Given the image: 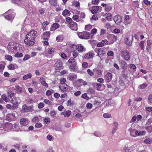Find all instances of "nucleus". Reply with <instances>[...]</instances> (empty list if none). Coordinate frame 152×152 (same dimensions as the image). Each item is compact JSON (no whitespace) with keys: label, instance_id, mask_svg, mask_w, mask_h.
Wrapping results in <instances>:
<instances>
[{"label":"nucleus","instance_id":"obj_1","mask_svg":"<svg viewBox=\"0 0 152 152\" xmlns=\"http://www.w3.org/2000/svg\"><path fill=\"white\" fill-rule=\"evenodd\" d=\"M37 32L34 30L30 31L25 37L24 42L29 46L33 45L35 42V38L37 37Z\"/></svg>","mask_w":152,"mask_h":152},{"label":"nucleus","instance_id":"obj_2","mask_svg":"<svg viewBox=\"0 0 152 152\" xmlns=\"http://www.w3.org/2000/svg\"><path fill=\"white\" fill-rule=\"evenodd\" d=\"M66 22L68 23L69 27L72 30H77V24L74 22L72 19L70 17H67L66 18Z\"/></svg>","mask_w":152,"mask_h":152},{"label":"nucleus","instance_id":"obj_3","mask_svg":"<svg viewBox=\"0 0 152 152\" xmlns=\"http://www.w3.org/2000/svg\"><path fill=\"white\" fill-rule=\"evenodd\" d=\"M15 15L14 12L12 10H9L5 14L4 17L5 18L8 20H12Z\"/></svg>","mask_w":152,"mask_h":152},{"label":"nucleus","instance_id":"obj_4","mask_svg":"<svg viewBox=\"0 0 152 152\" xmlns=\"http://www.w3.org/2000/svg\"><path fill=\"white\" fill-rule=\"evenodd\" d=\"M121 55L123 57L126 61H129L130 59V55L129 52L127 50H124L121 52Z\"/></svg>","mask_w":152,"mask_h":152},{"label":"nucleus","instance_id":"obj_5","mask_svg":"<svg viewBox=\"0 0 152 152\" xmlns=\"http://www.w3.org/2000/svg\"><path fill=\"white\" fill-rule=\"evenodd\" d=\"M90 34L87 32L83 33H79L78 34L79 37L82 39H89Z\"/></svg>","mask_w":152,"mask_h":152},{"label":"nucleus","instance_id":"obj_6","mask_svg":"<svg viewBox=\"0 0 152 152\" xmlns=\"http://www.w3.org/2000/svg\"><path fill=\"white\" fill-rule=\"evenodd\" d=\"M95 54L92 51H90L86 53L84 56V58L86 59H92L94 57Z\"/></svg>","mask_w":152,"mask_h":152},{"label":"nucleus","instance_id":"obj_7","mask_svg":"<svg viewBox=\"0 0 152 152\" xmlns=\"http://www.w3.org/2000/svg\"><path fill=\"white\" fill-rule=\"evenodd\" d=\"M63 63L61 61L58 60L55 63L54 66L56 68V69L57 71H60L61 69H63Z\"/></svg>","mask_w":152,"mask_h":152},{"label":"nucleus","instance_id":"obj_8","mask_svg":"<svg viewBox=\"0 0 152 152\" xmlns=\"http://www.w3.org/2000/svg\"><path fill=\"white\" fill-rule=\"evenodd\" d=\"M113 20L116 24L119 25L121 22L122 19L120 16L117 15L114 17Z\"/></svg>","mask_w":152,"mask_h":152},{"label":"nucleus","instance_id":"obj_9","mask_svg":"<svg viewBox=\"0 0 152 152\" xmlns=\"http://www.w3.org/2000/svg\"><path fill=\"white\" fill-rule=\"evenodd\" d=\"M20 124L22 126L26 127V128H28L27 125L28 124V120L26 118H23L20 120Z\"/></svg>","mask_w":152,"mask_h":152},{"label":"nucleus","instance_id":"obj_10","mask_svg":"<svg viewBox=\"0 0 152 152\" xmlns=\"http://www.w3.org/2000/svg\"><path fill=\"white\" fill-rule=\"evenodd\" d=\"M112 77V74L110 72L107 73L104 76L105 80L108 83L111 80Z\"/></svg>","mask_w":152,"mask_h":152},{"label":"nucleus","instance_id":"obj_11","mask_svg":"<svg viewBox=\"0 0 152 152\" xmlns=\"http://www.w3.org/2000/svg\"><path fill=\"white\" fill-rule=\"evenodd\" d=\"M133 38L132 36L130 35L124 41L125 43L127 45H131L132 42V40Z\"/></svg>","mask_w":152,"mask_h":152},{"label":"nucleus","instance_id":"obj_12","mask_svg":"<svg viewBox=\"0 0 152 152\" xmlns=\"http://www.w3.org/2000/svg\"><path fill=\"white\" fill-rule=\"evenodd\" d=\"M59 87L63 91H67L68 90V86L66 84H59Z\"/></svg>","mask_w":152,"mask_h":152},{"label":"nucleus","instance_id":"obj_13","mask_svg":"<svg viewBox=\"0 0 152 152\" xmlns=\"http://www.w3.org/2000/svg\"><path fill=\"white\" fill-rule=\"evenodd\" d=\"M50 32L46 31L43 34L42 37L44 40L48 39L50 37Z\"/></svg>","mask_w":152,"mask_h":152},{"label":"nucleus","instance_id":"obj_14","mask_svg":"<svg viewBox=\"0 0 152 152\" xmlns=\"http://www.w3.org/2000/svg\"><path fill=\"white\" fill-rule=\"evenodd\" d=\"M100 6H93L92 7V10H91V12L93 14H96L99 10V8H101Z\"/></svg>","mask_w":152,"mask_h":152},{"label":"nucleus","instance_id":"obj_15","mask_svg":"<svg viewBox=\"0 0 152 152\" xmlns=\"http://www.w3.org/2000/svg\"><path fill=\"white\" fill-rule=\"evenodd\" d=\"M77 49L78 51L80 53L86 51V48L81 44L78 45Z\"/></svg>","mask_w":152,"mask_h":152},{"label":"nucleus","instance_id":"obj_16","mask_svg":"<svg viewBox=\"0 0 152 152\" xmlns=\"http://www.w3.org/2000/svg\"><path fill=\"white\" fill-rule=\"evenodd\" d=\"M120 66L122 69H127V64L125 61H120Z\"/></svg>","mask_w":152,"mask_h":152},{"label":"nucleus","instance_id":"obj_17","mask_svg":"<svg viewBox=\"0 0 152 152\" xmlns=\"http://www.w3.org/2000/svg\"><path fill=\"white\" fill-rule=\"evenodd\" d=\"M8 48L11 54H14L16 52V47L10 46Z\"/></svg>","mask_w":152,"mask_h":152},{"label":"nucleus","instance_id":"obj_18","mask_svg":"<svg viewBox=\"0 0 152 152\" xmlns=\"http://www.w3.org/2000/svg\"><path fill=\"white\" fill-rule=\"evenodd\" d=\"M39 81L42 85L46 87H48V85L46 83L45 80L44 78L41 77L39 79Z\"/></svg>","mask_w":152,"mask_h":152},{"label":"nucleus","instance_id":"obj_19","mask_svg":"<svg viewBox=\"0 0 152 152\" xmlns=\"http://www.w3.org/2000/svg\"><path fill=\"white\" fill-rule=\"evenodd\" d=\"M77 78V75L75 74H73L68 76L67 77V79L70 81H73L75 80Z\"/></svg>","mask_w":152,"mask_h":152},{"label":"nucleus","instance_id":"obj_20","mask_svg":"<svg viewBox=\"0 0 152 152\" xmlns=\"http://www.w3.org/2000/svg\"><path fill=\"white\" fill-rule=\"evenodd\" d=\"M59 25L58 23H54L53 24L51 28V29L52 31H53L56 29L59 28Z\"/></svg>","mask_w":152,"mask_h":152},{"label":"nucleus","instance_id":"obj_21","mask_svg":"<svg viewBox=\"0 0 152 152\" xmlns=\"http://www.w3.org/2000/svg\"><path fill=\"white\" fill-rule=\"evenodd\" d=\"M64 39V37L63 35H60L57 36L56 38V40L57 42H62Z\"/></svg>","mask_w":152,"mask_h":152},{"label":"nucleus","instance_id":"obj_22","mask_svg":"<svg viewBox=\"0 0 152 152\" xmlns=\"http://www.w3.org/2000/svg\"><path fill=\"white\" fill-rule=\"evenodd\" d=\"M105 16H106L105 18L108 21H110L112 20V16L110 13H107L105 15Z\"/></svg>","mask_w":152,"mask_h":152},{"label":"nucleus","instance_id":"obj_23","mask_svg":"<svg viewBox=\"0 0 152 152\" xmlns=\"http://www.w3.org/2000/svg\"><path fill=\"white\" fill-rule=\"evenodd\" d=\"M31 73H28L26 75H23V79L24 80H26L31 78Z\"/></svg>","mask_w":152,"mask_h":152},{"label":"nucleus","instance_id":"obj_24","mask_svg":"<svg viewBox=\"0 0 152 152\" xmlns=\"http://www.w3.org/2000/svg\"><path fill=\"white\" fill-rule=\"evenodd\" d=\"M28 107L26 104H24L22 107L21 112L22 113L28 112L27 110Z\"/></svg>","mask_w":152,"mask_h":152},{"label":"nucleus","instance_id":"obj_25","mask_svg":"<svg viewBox=\"0 0 152 152\" xmlns=\"http://www.w3.org/2000/svg\"><path fill=\"white\" fill-rule=\"evenodd\" d=\"M55 50L53 48L50 47L48 48L47 50V52L49 54H52L53 53Z\"/></svg>","mask_w":152,"mask_h":152},{"label":"nucleus","instance_id":"obj_26","mask_svg":"<svg viewBox=\"0 0 152 152\" xmlns=\"http://www.w3.org/2000/svg\"><path fill=\"white\" fill-rule=\"evenodd\" d=\"M122 69L123 70H122L121 72V75L122 76L124 77H125L127 75V71L126 70V69Z\"/></svg>","mask_w":152,"mask_h":152},{"label":"nucleus","instance_id":"obj_27","mask_svg":"<svg viewBox=\"0 0 152 152\" xmlns=\"http://www.w3.org/2000/svg\"><path fill=\"white\" fill-rule=\"evenodd\" d=\"M70 14L69 11L67 10H64L62 12V15L65 16H68Z\"/></svg>","mask_w":152,"mask_h":152},{"label":"nucleus","instance_id":"obj_28","mask_svg":"<svg viewBox=\"0 0 152 152\" xmlns=\"http://www.w3.org/2000/svg\"><path fill=\"white\" fill-rule=\"evenodd\" d=\"M49 1L50 4L52 5H53L54 6L57 5V0H49Z\"/></svg>","mask_w":152,"mask_h":152},{"label":"nucleus","instance_id":"obj_29","mask_svg":"<svg viewBox=\"0 0 152 152\" xmlns=\"http://www.w3.org/2000/svg\"><path fill=\"white\" fill-rule=\"evenodd\" d=\"M1 97L6 102H8L9 100L8 98L7 97L5 94H3L1 96Z\"/></svg>","mask_w":152,"mask_h":152},{"label":"nucleus","instance_id":"obj_30","mask_svg":"<svg viewBox=\"0 0 152 152\" xmlns=\"http://www.w3.org/2000/svg\"><path fill=\"white\" fill-rule=\"evenodd\" d=\"M144 142L147 144H150L152 142V139L148 138L144 140Z\"/></svg>","mask_w":152,"mask_h":152},{"label":"nucleus","instance_id":"obj_31","mask_svg":"<svg viewBox=\"0 0 152 152\" xmlns=\"http://www.w3.org/2000/svg\"><path fill=\"white\" fill-rule=\"evenodd\" d=\"M72 64L70 66L69 68L72 70H74L75 69V67L76 65V63H72Z\"/></svg>","mask_w":152,"mask_h":152},{"label":"nucleus","instance_id":"obj_32","mask_svg":"<svg viewBox=\"0 0 152 152\" xmlns=\"http://www.w3.org/2000/svg\"><path fill=\"white\" fill-rule=\"evenodd\" d=\"M129 67L133 71H135L136 70V67L134 64H131L129 65Z\"/></svg>","mask_w":152,"mask_h":152},{"label":"nucleus","instance_id":"obj_33","mask_svg":"<svg viewBox=\"0 0 152 152\" xmlns=\"http://www.w3.org/2000/svg\"><path fill=\"white\" fill-rule=\"evenodd\" d=\"M5 58L9 61H11L12 59V57L8 55H6L5 56Z\"/></svg>","mask_w":152,"mask_h":152},{"label":"nucleus","instance_id":"obj_34","mask_svg":"<svg viewBox=\"0 0 152 152\" xmlns=\"http://www.w3.org/2000/svg\"><path fill=\"white\" fill-rule=\"evenodd\" d=\"M14 89L17 91L21 92V88L18 85H16L15 88H14Z\"/></svg>","mask_w":152,"mask_h":152},{"label":"nucleus","instance_id":"obj_35","mask_svg":"<svg viewBox=\"0 0 152 152\" xmlns=\"http://www.w3.org/2000/svg\"><path fill=\"white\" fill-rule=\"evenodd\" d=\"M15 64H11L9 65L8 68L10 70H13L15 68Z\"/></svg>","mask_w":152,"mask_h":152},{"label":"nucleus","instance_id":"obj_36","mask_svg":"<svg viewBox=\"0 0 152 152\" xmlns=\"http://www.w3.org/2000/svg\"><path fill=\"white\" fill-rule=\"evenodd\" d=\"M129 130L131 135L133 137H135V135L134 133L135 131V129H130Z\"/></svg>","mask_w":152,"mask_h":152},{"label":"nucleus","instance_id":"obj_37","mask_svg":"<svg viewBox=\"0 0 152 152\" xmlns=\"http://www.w3.org/2000/svg\"><path fill=\"white\" fill-rule=\"evenodd\" d=\"M145 129L147 130L149 132H151L152 131V126H145Z\"/></svg>","mask_w":152,"mask_h":152},{"label":"nucleus","instance_id":"obj_38","mask_svg":"<svg viewBox=\"0 0 152 152\" xmlns=\"http://www.w3.org/2000/svg\"><path fill=\"white\" fill-rule=\"evenodd\" d=\"M74 104V103L71 101V99H70L67 101V105L68 106H72Z\"/></svg>","mask_w":152,"mask_h":152},{"label":"nucleus","instance_id":"obj_39","mask_svg":"<svg viewBox=\"0 0 152 152\" xmlns=\"http://www.w3.org/2000/svg\"><path fill=\"white\" fill-rule=\"evenodd\" d=\"M60 84L65 85L66 82V80L65 78H61L60 80Z\"/></svg>","mask_w":152,"mask_h":152},{"label":"nucleus","instance_id":"obj_40","mask_svg":"<svg viewBox=\"0 0 152 152\" xmlns=\"http://www.w3.org/2000/svg\"><path fill=\"white\" fill-rule=\"evenodd\" d=\"M112 7L110 6L107 5V6H106L105 9L106 12H108L112 9Z\"/></svg>","mask_w":152,"mask_h":152},{"label":"nucleus","instance_id":"obj_41","mask_svg":"<svg viewBox=\"0 0 152 152\" xmlns=\"http://www.w3.org/2000/svg\"><path fill=\"white\" fill-rule=\"evenodd\" d=\"M80 3L79 2L75 1L72 4V5L73 6H75L76 7H80Z\"/></svg>","mask_w":152,"mask_h":152},{"label":"nucleus","instance_id":"obj_42","mask_svg":"<svg viewBox=\"0 0 152 152\" xmlns=\"http://www.w3.org/2000/svg\"><path fill=\"white\" fill-rule=\"evenodd\" d=\"M144 41H142L140 42L139 44L140 46V47L141 49L142 50H144Z\"/></svg>","mask_w":152,"mask_h":152},{"label":"nucleus","instance_id":"obj_43","mask_svg":"<svg viewBox=\"0 0 152 152\" xmlns=\"http://www.w3.org/2000/svg\"><path fill=\"white\" fill-rule=\"evenodd\" d=\"M71 113V111L69 110L66 111L64 114L65 117H69L70 116Z\"/></svg>","mask_w":152,"mask_h":152},{"label":"nucleus","instance_id":"obj_44","mask_svg":"<svg viewBox=\"0 0 152 152\" xmlns=\"http://www.w3.org/2000/svg\"><path fill=\"white\" fill-rule=\"evenodd\" d=\"M94 134L97 137H100L102 135L99 132H94Z\"/></svg>","mask_w":152,"mask_h":152},{"label":"nucleus","instance_id":"obj_45","mask_svg":"<svg viewBox=\"0 0 152 152\" xmlns=\"http://www.w3.org/2000/svg\"><path fill=\"white\" fill-rule=\"evenodd\" d=\"M136 147V145H134L130 147H129L131 152L132 151L135 149Z\"/></svg>","mask_w":152,"mask_h":152},{"label":"nucleus","instance_id":"obj_46","mask_svg":"<svg viewBox=\"0 0 152 152\" xmlns=\"http://www.w3.org/2000/svg\"><path fill=\"white\" fill-rule=\"evenodd\" d=\"M99 0H92V3L94 5H98L99 3Z\"/></svg>","mask_w":152,"mask_h":152},{"label":"nucleus","instance_id":"obj_47","mask_svg":"<svg viewBox=\"0 0 152 152\" xmlns=\"http://www.w3.org/2000/svg\"><path fill=\"white\" fill-rule=\"evenodd\" d=\"M15 56L16 57H20L23 56V54L22 53H17L15 55Z\"/></svg>","mask_w":152,"mask_h":152},{"label":"nucleus","instance_id":"obj_48","mask_svg":"<svg viewBox=\"0 0 152 152\" xmlns=\"http://www.w3.org/2000/svg\"><path fill=\"white\" fill-rule=\"evenodd\" d=\"M92 28V26L90 25H88L85 26V29L86 30L89 31Z\"/></svg>","mask_w":152,"mask_h":152},{"label":"nucleus","instance_id":"obj_49","mask_svg":"<svg viewBox=\"0 0 152 152\" xmlns=\"http://www.w3.org/2000/svg\"><path fill=\"white\" fill-rule=\"evenodd\" d=\"M70 47L72 48L71 49L74 51L77 49V46L75 45L72 44L70 45Z\"/></svg>","mask_w":152,"mask_h":152},{"label":"nucleus","instance_id":"obj_50","mask_svg":"<svg viewBox=\"0 0 152 152\" xmlns=\"http://www.w3.org/2000/svg\"><path fill=\"white\" fill-rule=\"evenodd\" d=\"M152 44V42L150 40H147V48H149Z\"/></svg>","mask_w":152,"mask_h":152},{"label":"nucleus","instance_id":"obj_51","mask_svg":"<svg viewBox=\"0 0 152 152\" xmlns=\"http://www.w3.org/2000/svg\"><path fill=\"white\" fill-rule=\"evenodd\" d=\"M87 72L90 76H92L94 75V72L89 69L87 70Z\"/></svg>","mask_w":152,"mask_h":152},{"label":"nucleus","instance_id":"obj_52","mask_svg":"<svg viewBox=\"0 0 152 152\" xmlns=\"http://www.w3.org/2000/svg\"><path fill=\"white\" fill-rule=\"evenodd\" d=\"M44 122L46 124H48L50 122V120L48 118H45L44 119Z\"/></svg>","mask_w":152,"mask_h":152},{"label":"nucleus","instance_id":"obj_53","mask_svg":"<svg viewBox=\"0 0 152 152\" xmlns=\"http://www.w3.org/2000/svg\"><path fill=\"white\" fill-rule=\"evenodd\" d=\"M103 116L105 118H108L110 117L111 115L109 114L105 113L103 114Z\"/></svg>","mask_w":152,"mask_h":152},{"label":"nucleus","instance_id":"obj_54","mask_svg":"<svg viewBox=\"0 0 152 152\" xmlns=\"http://www.w3.org/2000/svg\"><path fill=\"white\" fill-rule=\"evenodd\" d=\"M124 151L125 152H131L129 147H125L124 149Z\"/></svg>","mask_w":152,"mask_h":152},{"label":"nucleus","instance_id":"obj_55","mask_svg":"<svg viewBox=\"0 0 152 152\" xmlns=\"http://www.w3.org/2000/svg\"><path fill=\"white\" fill-rule=\"evenodd\" d=\"M42 126V125L40 123H37L35 125V127L37 128L41 127Z\"/></svg>","mask_w":152,"mask_h":152},{"label":"nucleus","instance_id":"obj_56","mask_svg":"<svg viewBox=\"0 0 152 152\" xmlns=\"http://www.w3.org/2000/svg\"><path fill=\"white\" fill-rule=\"evenodd\" d=\"M44 106V104L42 102L39 103L38 105V108L41 109L43 108Z\"/></svg>","mask_w":152,"mask_h":152},{"label":"nucleus","instance_id":"obj_57","mask_svg":"<svg viewBox=\"0 0 152 152\" xmlns=\"http://www.w3.org/2000/svg\"><path fill=\"white\" fill-rule=\"evenodd\" d=\"M96 86V88L97 90H99L101 88L102 85L100 83H97Z\"/></svg>","mask_w":152,"mask_h":152},{"label":"nucleus","instance_id":"obj_58","mask_svg":"<svg viewBox=\"0 0 152 152\" xmlns=\"http://www.w3.org/2000/svg\"><path fill=\"white\" fill-rule=\"evenodd\" d=\"M143 3L147 6L150 5L151 4L150 2L147 0H144L143 1Z\"/></svg>","mask_w":152,"mask_h":152},{"label":"nucleus","instance_id":"obj_59","mask_svg":"<svg viewBox=\"0 0 152 152\" xmlns=\"http://www.w3.org/2000/svg\"><path fill=\"white\" fill-rule=\"evenodd\" d=\"M148 100L149 103L152 104V95L150 94L148 96Z\"/></svg>","mask_w":152,"mask_h":152},{"label":"nucleus","instance_id":"obj_60","mask_svg":"<svg viewBox=\"0 0 152 152\" xmlns=\"http://www.w3.org/2000/svg\"><path fill=\"white\" fill-rule=\"evenodd\" d=\"M79 18L78 16L77 15H74L72 17V19L75 20L77 21Z\"/></svg>","mask_w":152,"mask_h":152},{"label":"nucleus","instance_id":"obj_61","mask_svg":"<svg viewBox=\"0 0 152 152\" xmlns=\"http://www.w3.org/2000/svg\"><path fill=\"white\" fill-rule=\"evenodd\" d=\"M14 95V93L12 92L11 91L9 92L8 93V98H12Z\"/></svg>","mask_w":152,"mask_h":152},{"label":"nucleus","instance_id":"obj_62","mask_svg":"<svg viewBox=\"0 0 152 152\" xmlns=\"http://www.w3.org/2000/svg\"><path fill=\"white\" fill-rule=\"evenodd\" d=\"M147 86V85L143 84L140 86V88L141 89H144Z\"/></svg>","mask_w":152,"mask_h":152},{"label":"nucleus","instance_id":"obj_63","mask_svg":"<svg viewBox=\"0 0 152 152\" xmlns=\"http://www.w3.org/2000/svg\"><path fill=\"white\" fill-rule=\"evenodd\" d=\"M141 132H140V131H139L138 130L135 129V136L140 135L141 134Z\"/></svg>","mask_w":152,"mask_h":152},{"label":"nucleus","instance_id":"obj_64","mask_svg":"<svg viewBox=\"0 0 152 152\" xmlns=\"http://www.w3.org/2000/svg\"><path fill=\"white\" fill-rule=\"evenodd\" d=\"M30 57V56L29 55H26L24 57L23 60L24 61L26 60L29 59Z\"/></svg>","mask_w":152,"mask_h":152}]
</instances>
